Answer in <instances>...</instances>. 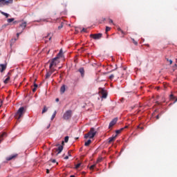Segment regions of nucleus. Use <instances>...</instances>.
<instances>
[{
    "label": "nucleus",
    "instance_id": "obj_1",
    "mask_svg": "<svg viewBox=\"0 0 177 177\" xmlns=\"http://www.w3.org/2000/svg\"><path fill=\"white\" fill-rule=\"evenodd\" d=\"M126 73V69L124 68H122L119 70H118V71L115 72L114 74H111L109 76V80H113L114 77H116V78H124L125 76L124 75V74H125Z\"/></svg>",
    "mask_w": 177,
    "mask_h": 177
},
{
    "label": "nucleus",
    "instance_id": "obj_2",
    "mask_svg": "<svg viewBox=\"0 0 177 177\" xmlns=\"http://www.w3.org/2000/svg\"><path fill=\"white\" fill-rule=\"evenodd\" d=\"M26 113V109L24 107H20L15 115V118L17 121H20V118H23V115Z\"/></svg>",
    "mask_w": 177,
    "mask_h": 177
},
{
    "label": "nucleus",
    "instance_id": "obj_3",
    "mask_svg": "<svg viewBox=\"0 0 177 177\" xmlns=\"http://www.w3.org/2000/svg\"><path fill=\"white\" fill-rule=\"evenodd\" d=\"M95 135H96V131H95V128L92 127L90 129L89 132L84 135V138L88 139V138H89L90 139H93Z\"/></svg>",
    "mask_w": 177,
    "mask_h": 177
},
{
    "label": "nucleus",
    "instance_id": "obj_4",
    "mask_svg": "<svg viewBox=\"0 0 177 177\" xmlns=\"http://www.w3.org/2000/svg\"><path fill=\"white\" fill-rule=\"evenodd\" d=\"M59 59L58 57H56L52 59V61L50 63L49 68H52V67H56L57 64H59V61L57 60Z\"/></svg>",
    "mask_w": 177,
    "mask_h": 177
},
{
    "label": "nucleus",
    "instance_id": "obj_5",
    "mask_svg": "<svg viewBox=\"0 0 177 177\" xmlns=\"http://www.w3.org/2000/svg\"><path fill=\"white\" fill-rule=\"evenodd\" d=\"M71 115H73V111H71V110H68L64 113L63 118L64 120H70V118H71Z\"/></svg>",
    "mask_w": 177,
    "mask_h": 177
},
{
    "label": "nucleus",
    "instance_id": "obj_6",
    "mask_svg": "<svg viewBox=\"0 0 177 177\" xmlns=\"http://www.w3.org/2000/svg\"><path fill=\"white\" fill-rule=\"evenodd\" d=\"M13 3V0H0V7L5 6V5H9Z\"/></svg>",
    "mask_w": 177,
    "mask_h": 177
},
{
    "label": "nucleus",
    "instance_id": "obj_7",
    "mask_svg": "<svg viewBox=\"0 0 177 177\" xmlns=\"http://www.w3.org/2000/svg\"><path fill=\"white\" fill-rule=\"evenodd\" d=\"M103 34L97 33V34H91L90 35L91 38H93V39H100L102 38Z\"/></svg>",
    "mask_w": 177,
    "mask_h": 177
},
{
    "label": "nucleus",
    "instance_id": "obj_8",
    "mask_svg": "<svg viewBox=\"0 0 177 177\" xmlns=\"http://www.w3.org/2000/svg\"><path fill=\"white\" fill-rule=\"evenodd\" d=\"M100 94L102 95V99L107 97V92L103 88H100Z\"/></svg>",
    "mask_w": 177,
    "mask_h": 177
},
{
    "label": "nucleus",
    "instance_id": "obj_9",
    "mask_svg": "<svg viewBox=\"0 0 177 177\" xmlns=\"http://www.w3.org/2000/svg\"><path fill=\"white\" fill-rule=\"evenodd\" d=\"M117 121H118V118H114L110 123H109V129L113 128L115 124H117Z\"/></svg>",
    "mask_w": 177,
    "mask_h": 177
},
{
    "label": "nucleus",
    "instance_id": "obj_10",
    "mask_svg": "<svg viewBox=\"0 0 177 177\" xmlns=\"http://www.w3.org/2000/svg\"><path fill=\"white\" fill-rule=\"evenodd\" d=\"M8 136V133L6 132H3L0 133V143H2V140H3V138H6Z\"/></svg>",
    "mask_w": 177,
    "mask_h": 177
},
{
    "label": "nucleus",
    "instance_id": "obj_11",
    "mask_svg": "<svg viewBox=\"0 0 177 177\" xmlns=\"http://www.w3.org/2000/svg\"><path fill=\"white\" fill-rule=\"evenodd\" d=\"M19 27L22 28L21 32H23V31H24L26 27H27V22H26V21L22 22L21 24H19Z\"/></svg>",
    "mask_w": 177,
    "mask_h": 177
},
{
    "label": "nucleus",
    "instance_id": "obj_12",
    "mask_svg": "<svg viewBox=\"0 0 177 177\" xmlns=\"http://www.w3.org/2000/svg\"><path fill=\"white\" fill-rule=\"evenodd\" d=\"M78 71L80 73L82 78H84L85 77V70L84 68H80Z\"/></svg>",
    "mask_w": 177,
    "mask_h": 177
},
{
    "label": "nucleus",
    "instance_id": "obj_13",
    "mask_svg": "<svg viewBox=\"0 0 177 177\" xmlns=\"http://www.w3.org/2000/svg\"><path fill=\"white\" fill-rule=\"evenodd\" d=\"M18 154L17 153H15V154H13V155H10V156H8L7 158V160L8 161H10L11 160H14V158H16V157H17Z\"/></svg>",
    "mask_w": 177,
    "mask_h": 177
},
{
    "label": "nucleus",
    "instance_id": "obj_14",
    "mask_svg": "<svg viewBox=\"0 0 177 177\" xmlns=\"http://www.w3.org/2000/svg\"><path fill=\"white\" fill-rule=\"evenodd\" d=\"M0 67V73H3L6 70V64H1Z\"/></svg>",
    "mask_w": 177,
    "mask_h": 177
},
{
    "label": "nucleus",
    "instance_id": "obj_15",
    "mask_svg": "<svg viewBox=\"0 0 177 177\" xmlns=\"http://www.w3.org/2000/svg\"><path fill=\"white\" fill-rule=\"evenodd\" d=\"M56 151H58L57 154H60L63 151V145H59L58 148L55 149Z\"/></svg>",
    "mask_w": 177,
    "mask_h": 177
},
{
    "label": "nucleus",
    "instance_id": "obj_16",
    "mask_svg": "<svg viewBox=\"0 0 177 177\" xmlns=\"http://www.w3.org/2000/svg\"><path fill=\"white\" fill-rule=\"evenodd\" d=\"M116 138H117V134L113 137L109 138L108 139V143H111V142H114V140H115Z\"/></svg>",
    "mask_w": 177,
    "mask_h": 177
},
{
    "label": "nucleus",
    "instance_id": "obj_17",
    "mask_svg": "<svg viewBox=\"0 0 177 177\" xmlns=\"http://www.w3.org/2000/svg\"><path fill=\"white\" fill-rule=\"evenodd\" d=\"M127 128H128V126H125L124 127H123V128H121L120 129H119V130H116V133H117V135H118V133H121V132H122V130L123 129H127Z\"/></svg>",
    "mask_w": 177,
    "mask_h": 177
},
{
    "label": "nucleus",
    "instance_id": "obj_18",
    "mask_svg": "<svg viewBox=\"0 0 177 177\" xmlns=\"http://www.w3.org/2000/svg\"><path fill=\"white\" fill-rule=\"evenodd\" d=\"M64 92H66V86L63 85L60 88V93H64Z\"/></svg>",
    "mask_w": 177,
    "mask_h": 177
},
{
    "label": "nucleus",
    "instance_id": "obj_19",
    "mask_svg": "<svg viewBox=\"0 0 177 177\" xmlns=\"http://www.w3.org/2000/svg\"><path fill=\"white\" fill-rule=\"evenodd\" d=\"M50 75H52V73H50V72H47L46 74V80H48L49 78H50Z\"/></svg>",
    "mask_w": 177,
    "mask_h": 177
},
{
    "label": "nucleus",
    "instance_id": "obj_20",
    "mask_svg": "<svg viewBox=\"0 0 177 177\" xmlns=\"http://www.w3.org/2000/svg\"><path fill=\"white\" fill-rule=\"evenodd\" d=\"M46 111H48V107H46V106H44V109H43V110L41 111V113L42 114H45V113H46Z\"/></svg>",
    "mask_w": 177,
    "mask_h": 177
},
{
    "label": "nucleus",
    "instance_id": "obj_21",
    "mask_svg": "<svg viewBox=\"0 0 177 177\" xmlns=\"http://www.w3.org/2000/svg\"><path fill=\"white\" fill-rule=\"evenodd\" d=\"M91 143H92V140H88V141H86V142L84 143V146L88 147V146H89V145H91Z\"/></svg>",
    "mask_w": 177,
    "mask_h": 177
},
{
    "label": "nucleus",
    "instance_id": "obj_22",
    "mask_svg": "<svg viewBox=\"0 0 177 177\" xmlns=\"http://www.w3.org/2000/svg\"><path fill=\"white\" fill-rule=\"evenodd\" d=\"M0 13H1V15H3V16H6V19H8V17H9V14H8L6 12H3V11L0 10Z\"/></svg>",
    "mask_w": 177,
    "mask_h": 177
},
{
    "label": "nucleus",
    "instance_id": "obj_23",
    "mask_svg": "<svg viewBox=\"0 0 177 177\" xmlns=\"http://www.w3.org/2000/svg\"><path fill=\"white\" fill-rule=\"evenodd\" d=\"M57 111H55L54 113L53 114L52 117H51V121H53V120H55V118L56 117V114H57Z\"/></svg>",
    "mask_w": 177,
    "mask_h": 177
},
{
    "label": "nucleus",
    "instance_id": "obj_24",
    "mask_svg": "<svg viewBox=\"0 0 177 177\" xmlns=\"http://www.w3.org/2000/svg\"><path fill=\"white\" fill-rule=\"evenodd\" d=\"M62 55H63V50H60L59 53L57 54V57H58L59 59V57H62Z\"/></svg>",
    "mask_w": 177,
    "mask_h": 177
},
{
    "label": "nucleus",
    "instance_id": "obj_25",
    "mask_svg": "<svg viewBox=\"0 0 177 177\" xmlns=\"http://www.w3.org/2000/svg\"><path fill=\"white\" fill-rule=\"evenodd\" d=\"M10 80V77L8 76L6 79L4 80V84H8L9 81Z\"/></svg>",
    "mask_w": 177,
    "mask_h": 177
},
{
    "label": "nucleus",
    "instance_id": "obj_26",
    "mask_svg": "<svg viewBox=\"0 0 177 177\" xmlns=\"http://www.w3.org/2000/svg\"><path fill=\"white\" fill-rule=\"evenodd\" d=\"M118 31H120L121 32V34H122L123 35H127V33H125V32H124L123 30H122L120 29V28H118Z\"/></svg>",
    "mask_w": 177,
    "mask_h": 177
},
{
    "label": "nucleus",
    "instance_id": "obj_27",
    "mask_svg": "<svg viewBox=\"0 0 177 177\" xmlns=\"http://www.w3.org/2000/svg\"><path fill=\"white\" fill-rule=\"evenodd\" d=\"M50 68V70H49L48 72H50L51 74H53V72L55 71V68L51 67V68Z\"/></svg>",
    "mask_w": 177,
    "mask_h": 177
},
{
    "label": "nucleus",
    "instance_id": "obj_28",
    "mask_svg": "<svg viewBox=\"0 0 177 177\" xmlns=\"http://www.w3.org/2000/svg\"><path fill=\"white\" fill-rule=\"evenodd\" d=\"M8 23H12V21H15V18H10L7 19Z\"/></svg>",
    "mask_w": 177,
    "mask_h": 177
},
{
    "label": "nucleus",
    "instance_id": "obj_29",
    "mask_svg": "<svg viewBox=\"0 0 177 177\" xmlns=\"http://www.w3.org/2000/svg\"><path fill=\"white\" fill-rule=\"evenodd\" d=\"M64 26V23L62 22L61 25L59 26H58V30H62V28Z\"/></svg>",
    "mask_w": 177,
    "mask_h": 177
},
{
    "label": "nucleus",
    "instance_id": "obj_30",
    "mask_svg": "<svg viewBox=\"0 0 177 177\" xmlns=\"http://www.w3.org/2000/svg\"><path fill=\"white\" fill-rule=\"evenodd\" d=\"M95 167H96V165H93L90 167V169L91 171H93V169H95Z\"/></svg>",
    "mask_w": 177,
    "mask_h": 177
},
{
    "label": "nucleus",
    "instance_id": "obj_31",
    "mask_svg": "<svg viewBox=\"0 0 177 177\" xmlns=\"http://www.w3.org/2000/svg\"><path fill=\"white\" fill-rule=\"evenodd\" d=\"M111 30V28L106 26V32H108V31H110Z\"/></svg>",
    "mask_w": 177,
    "mask_h": 177
},
{
    "label": "nucleus",
    "instance_id": "obj_32",
    "mask_svg": "<svg viewBox=\"0 0 177 177\" xmlns=\"http://www.w3.org/2000/svg\"><path fill=\"white\" fill-rule=\"evenodd\" d=\"M64 142H65V143H67L68 142V136H66L64 138Z\"/></svg>",
    "mask_w": 177,
    "mask_h": 177
},
{
    "label": "nucleus",
    "instance_id": "obj_33",
    "mask_svg": "<svg viewBox=\"0 0 177 177\" xmlns=\"http://www.w3.org/2000/svg\"><path fill=\"white\" fill-rule=\"evenodd\" d=\"M80 167H81V163H78L75 165V169H78V168H80Z\"/></svg>",
    "mask_w": 177,
    "mask_h": 177
},
{
    "label": "nucleus",
    "instance_id": "obj_34",
    "mask_svg": "<svg viewBox=\"0 0 177 177\" xmlns=\"http://www.w3.org/2000/svg\"><path fill=\"white\" fill-rule=\"evenodd\" d=\"M133 43L134 44V45H138V41H136L135 40V39H132Z\"/></svg>",
    "mask_w": 177,
    "mask_h": 177
},
{
    "label": "nucleus",
    "instance_id": "obj_35",
    "mask_svg": "<svg viewBox=\"0 0 177 177\" xmlns=\"http://www.w3.org/2000/svg\"><path fill=\"white\" fill-rule=\"evenodd\" d=\"M167 61L169 62V64H172V60L167 59Z\"/></svg>",
    "mask_w": 177,
    "mask_h": 177
},
{
    "label": "nucleus",
    "instance_id": "obj_36",
    "mask_svg": "<svg viewBox=\"0 0 177 177\" xmlns=\"http://www.w3.org/2000/svg\"><path fill=\"white\" fill-rule=\"evenodd\" d=\"M102 158H98V159L97 160V162H102Z\"/></svg>",
    "mask_w": 177,
    "mask_h": 177
},
{
    "label": "nucleus",
    "instance_id": "obj_37",
    "mask_svg": "<svg viewBox=\"0 0 177 177\" xmlns=\"http://www.w3.org/2000/svg\"><path fill=\"white\" fill-rule=\"evenodd\" d=\"M68 156L69 157H71V151H68Z\"/></svg>",
    "mask_w": 177,
    "mask_h": 177
},
{
    "label": "nucleus",
    "instance_id": "obj_38",
    "mask_svg": "<svg viewBox=\"0 0 177 177\" xmlns=\"http://www.w3.org/2000/svg\"><path fill=\"white\" fill-rule=\"evenodd\" d=\"M19 23H20V21H13V24H19Z\"/></svg>",
    "mask_w": 177,
    "mask_h": 177
},
{
    "label": "nucleus",
    "instance_id": "obj_39",
    "mask_svg": "<svg viewBox=\"0 0 177 177\" xmlns=\"http://www.w3.org/2000/svg\"><path fill=\"white\" fill-rule=\"evenodd\" d=\"M109 23H111L112 24H114V22L113 21V19H109Z\"/></svg>",
    "mask_w": 177,
    "mask_h": 177
},
{
    "label": "nucleus",
    "instance_id": "obj_40",
    "mask_svg": "<svg viewBox=\"0 0 177 177\" xmlns=\"http://www.w3.org/2000/svg\"><path fill=\"white\" fill-rule=\"evenodd\" d=\"M83 32H86V29L85 28H84L82 30Z\"/></svg>",
    "mask_w": 177,
    "mask_h": 177
},
{
    "label": "nucleus",
    "instance_id": "obj_41",
    "mask_svg": "<svg viewBox=\"0 0 177 177\" xmlns=\"http://www.w3.org/2000/svg\"><path fill=\"white\" fill-rule=\"evenodd\" d=\"M138 128H140V129H145V127H140V126H138Z\"/></svg>",
    "mask_w": 177,
    "mask_h": 177
},
{
    "label": "nucleus",
    "instance_id": "obj_42",
    "mask_svg": "<svg viewBox=\"0 0 177 177\" xmlns=\"http://www.w3.org/2000/svg\"><path fill=\"white\" fill-rule=\"evenodd\" d=\"M34 86H35V88H38V84H34Z\"/></svg>",
    "mask_w": 177,
    "mask_h": 177
},
{
    "label": "nucleus",
    "instance_id": "obj_43",
    "mask_svg": "<svg viewBox=\"0 0 177 177\" xmlns=\"http://www.w3.org/2000/svg\"><path fill=\"white\" fill-rule=\"evenodd\" d=\"M37 91V88H34L33 89H32V92H35Z\"/></svg>",
    "mask_w": 177,
    "mask_h": 177
},
{
    "label": "nucleus",
    "instance_id": "obj_44",
    "mask_svg": "<svg viewBox=\"0 0 177 177\" xmlns=\"http://www.w3.org/2000/svg\"><path fill=\"white\" fill-rule=\"evenodd\" d=\"M49 128H50V124H48V125L47 126V129H49Z\"/></svg>",
    "mask_w": 177,
    "mask_h": 177
},
{
    "label": "nucleus",
    "instance_id": "obj_45",
    "mask_svg": "<svg viewBox=\"0 0 177 177\" xmlns=\"http://www.w3.org/2000/svg\"><path fill=\"white\" fill-rule=\"evenodd\" d=\"M23 32H21L19 33H17V36L19 37V35H20V34H21Z\"/></svg>",
    "mask_w": 177,
    "mask_h": 177
},
{
    "label": "nucleus",
    "instance_id": "obj_46",
    "mask_svg": "<svg viewBox=\"0 0 177 177\" xmlns=\"http://www.w3.org/2000/svg\"><path fill=\"white\" fill-rule=\"evenodd\" d=\"M159 119H160V115H158L156 116V120H159Z\"/></svg>",
    "mask_w": 177,
    "mask_h": 177
},
{
    "label": "nucleus",
    "instance_id": "obj_47",
    "mask_svg": "<svg viewBox=\"0 0 177 177\" xmlns=\"http://www.w3.org/2000/svg\"><path fill=\"white\" fill-rule=\"evenodd\" d=\"M64 160H68V156H66V157L64 158Z\"/></svg>",
    "mask_w": 177,
    "mask_h": 177
},
{
    "label": "nucleus",
    "instance_id": "obj_48",
    "mask_svg": "<svg viewBox=\"0 0 177 177\" xmlns=\"http://www.w3.org/2000/svg\"><path fill=\"white\" fill-rule=\"evenodd\" d=\"M51 161H52V162H53V163L56 162V160H55V159L52 160Z\"/></svg>",
    "mask_w": 177,
    "mask_h": 177
},
{
    "label": "nucleus",
    "instance_id": "obj_49",
    "mask_svg": "<svg viewBox=\"0 0 177 177\" xmlns=\"http://www.w3.org/2000/svg\"><path fill=\"white\" fill-rule=\"evenodd\" d=\"M49 172H50V171H49V169H46V174H49Z\"/></svg>",
    "mask_w": 177,
    "mask_h": 177
},
{
    "label": "nucleus",
    "instance_id": "obj_50",
    "mask_svg": "<svg viewBox=\"0 0 177 177\" xmlns=\"http://www.w3.org/2000/svg\"><path fill=\"white\" fill-rule=\"evenodd\" d=\"M49 35H50V33H48L47 37H46V38H48V37H49Z\"/></svg>",
    "mask_w": 177,
    "mask_h": 177
},
{
    "label": "nucleus",
    "instance_id": "obj_51",
    "mask_svg": "<svg viewBox=\"0 0 177 177\" xmlns=\"http://www.w3.org/2000/svg\"><path fill=\"white\" fill-rule=\"evenodd\" d=\"M55 102H59V98H56Z\"/></svg>",
    "mask_w": 177,
    "mask_h": 177
},
{
    "label": "nucleus",
    "instance_id": "obj_52",
    "mask_svg": "<svg viewBox=\"0 0 177 177\" xmlns=\"http://www.w3.org/2000/svg\"><path fill=\"white\" fill-rule=\"evenodd\" d=\"M48 39L50 41V39H52V37H50Z\"/></svg>",
    "mask_w": 177,
    "mask_h": 177
},
{
    "label": "nucleus",
    "instance_id": "obj_53",
    "mask_svg": "<svg viewBox=\"0 0 177 177\" xmlns=\"http://www.w3.org/2000/svg\"><path fill=\"white\" fill-rule=\"evenodd\" d=\"M70 177H75V176H74V175H71Z\"/></svg>",
    "mask_w": 177,
    "mask_h": 177
},
{
    "label": "nucleus",
    "instance_id": "obj_54",
    "mask_svg": "<svg viewBox=\"0 0 177 177\" xmlns=\"http://www.w3.org/2000/svg\"><path fill=\"white\" fill-rule=\"evenodd\" d=\"M62 145H64V141H62Z\"/></svg>",
    "mask_w": 177,
    "mask_h": 177
},
{
    "label": "nucleus",
    "instance_id": "obj_55",
    "mask_svg": "<svg viewBox=\"0 0 177 177\" xmlns=\"http://www.w3.org/2000/svg\"><path fill=\"white\" fill-rule=\"evenodd\" d=\"M1 103L3 104V101H1Z\"/></svg>",
    "mask_w": 177,
    "mask_h": 177
},
{
    "label": "nucleus",
    "instance_id": "obj_56",
    "mask_svg": "<svg viewBox=\"0 0 177 177\" xmlns=\"http://www.w3.org/2000/svg\"><path fill=\"white\" fill-rule=\"evenodd\" d=\"M1 106H2V105L0 106V108H1Z\"/></svg>",
    "mask_w": 177,
    "mask_h": 177
}]
</instances>
